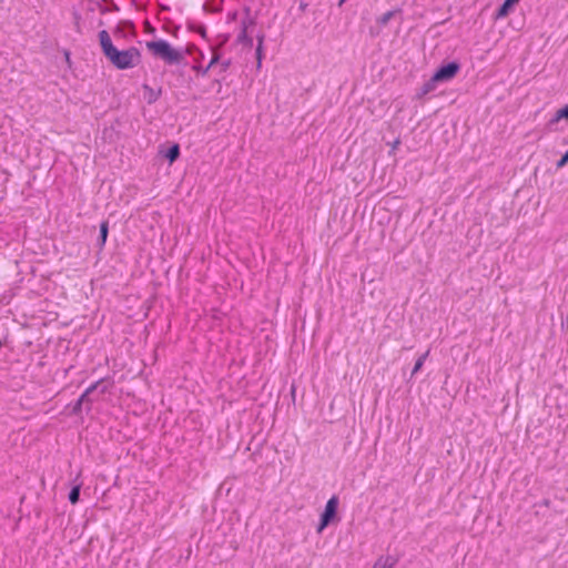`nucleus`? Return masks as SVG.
<instances>
[{"label": "nucleus", "mask_w": 568, "mask_h": 568, "mask_svg": "<svg viewBox=\"0 0 568 568\" xmlns=\"http://www.w3.org/2000/svg\"><path fill=\"white\" fill-rule=\"evenodd\" d=\"M99 41L105 58L120 70L131 69L140 64L141 53L135 47H130L125 50H118L111 40L106 30L99 32Z\"/></svg>", "instance_id": "nucleus-1"}, {"label": "nucleus", "mask_w": 568, "mask_h": 568, "mask_svg": "<svg viewBox=\"0 0 568 568\" xmlns=\"http://www.w3.org/2000/svg\"><path fill=\"white\" fill-rule=\"evenodd\" d=\"M146 49L154 58L161 59L169 65L180 64L185 58L183 51L173 48L165 40L149 41Z\"/></svg>", "instance_id": "nucleus-2"}, {"label": "nucleus", "mask_w": 568, "mask_h": 568, "mask_svg": "<svg viewBox=\"0 0 568 568\" xmlns=\"http://www.w3.org/2000/svg\"><path fill=\"white\" fill-rule=\"evenodd\" d=\"M108 385L104 384V381H98L97 383L92 384L90 387L85 389V392L80 396V398L74 404L72 412L74 414H79L81 412V407L84 403H91L92 400L89 398L90 394L94 390L99 389L101 394H104L108 392Z\"/></svg>", "instance_id": "nucleus-3"}, {"label": "nucleus", "mask_w": 568, "mask_h": 568, "mask_svg": "<svg viewBox=\"0 0 568 568\" xmlns=\"http://www.w3.org/2000/svg\"><path fill=\"white\" fill-rule=\"evenodd\" d=\"M338 507V498L333 496L326 503L325 509L321 516V521L317 527V532H322L328 526L331 520L335 517Z\"/></svg>", "instance_id": "nucleus-4"}, {"label": "nucleus", "mask_w": 568, "mask_h": 568, "mask_svg": "<svg viewBox=\"0 0 568 568\" xmlns=\"http://www.w3.org/2000/svg\"><path fill=\"white\" fill-rule=\"evenodd\" d=\"M459 69H460V65L457 62H449L445 65H442L434 73V80H438L439 82L449 81L457 74Z\"/></svg>", "instance_id": "nucleus-5"}, {"label": "nucleus", "mask_w": 568, "mask_h": 568, "mask_svg": "<svg viewBox=\"0 0 568 568\" xmlns=\"http://www.w3.org/2000/svg\"><path fill=\"white\" fill-rule=\"evenodd\" d=\"M255 24L254 18L250 16L248 10L246 11L245 18L241 22V31L237 36V42L246 45L253 44V39L248 37L247 30L250 27H253Z\"/></svg>", "instance_id": "nucleus-6"}, {"label": "nucleus", "mask_w": 568, "mask_h": 568, "mask_svg": "<svg viewBox=\"0 0 568 568\" xmlns=\"http://www.w3.org/2000/svg\"><path fill=\"white\" fill-rule=\"evenodd\" d=\"M398 562V558L387 555L381 556L374 564L373 568H394Z\"/></svg>", "instance_id": "nucleus-7"}, {"label": "nucleus", "mask_w": 568, "mask_h": 568, "mask_svg": "<svg viewBox=\"0 0 568 568\" xmlns=\"http://www.w3.org/2000/svg\"><path fill=\"white\" fill-rule=\"evenodd\" d=\"M561 119L568 120V104L564 108L559 109L554 118H551L548 122V126L551 128L555 123L559 122Z\"/></svg>", "instance_id": "nucleus-8"}, {"label": "nucleus", "mask_w": 568, "mask_h": 568, "mask_svg": "<svg viewBox=\"0 0 568 568\" xmlns=\"http://www.w3.org/2000/svg\"><path fill=\"white\" fill-rule=\"evenodd\" d=\"M518 2L519 0H505L499 7V18L506 17Z\"/></svg>", "instance_id": "nucleus-9"}, {"label": "nucleus", "mask_w": 568, "mask_h": 568, "mask_svg": "<svg viewBox=\"0 0 568 568\" xmlns=\"http://www.w3.org/2000/svg\"><path fill=\"white\" fill-rule=\"evenodd\" d=\"M109 233V223L108 221H104L100 224V235H99V246L102 248L106 242Z\"/></svg>", "instance_id": "nucleus-10"}, {"label": "nucleus", "mask_w": 568, "mask_h": 568, "mask_svg": "<svg viewBox=\"0 0 568 568\" xmlns=\"http://www.w3.org/2000/svg\"><path fill=\"white\" fill-rule=\"evenodd\" d=\"M264 38L265 37L263 33L257 36V47H256L257 68H261V64H262Z\"/></svg>", "instance_id": "nucleus-11"}, {"label": "nucleus", "mask_w": 568, "mask_h": 568, "mask_svg": "<svg viewBox=\"0 0 568 568\" xmlns=\"http://www.w3.org/2000/svg\"><path fill=\"white\" fill-rule=\"evenodd\" d=\"M439 82L438 80H434V75L423 84L420 88V95H426L429 92L435 90L436 83Z\"/></svg>", "instance_id": "nucleus-12"}, {"label": "nucleus", "mask_w": 568, "mask_h": 568, "mask_svg": "<svg viewBox=\"0 0 568 568\" xmlns=\"http://www.w3.org/2000/svg\"><path fill=\"white\" fill-rule=\"evenodd\" d=\"M428 355H429V349H427L424 354H422L417 358V361L415 362V365L413 367V371H412V376H414L415 374H417L422 369V367H423L425 361L427 359Z\"/></svg>", "instance_id": "nucleus-13"}, {"label": "nucleus", "mask_w": 568, "mask_h": 568, "mask_svg": "<svg viewBox=\"0 0 568 568\" xmlns=\"http://www.w3.org/2000/svg\"><path fill=\"white\" fill-rule=\"evenodd\" d=\"M180 155V148L178 144L172 145L166 154L165 158L170 161V163H173Z\"/></svg>", "instance_id": "nucleus-14"}, {"label": "nucleus", "mask_w": 568, "mask_h": 568, "mask_svg": "<svg viewBox=\"0 0 568 568\" xmlns=\"http://www.w3.org/2000/svg\"><path fill=\"white\" fill-rule=\"evenodd\" d=\"M81 484L75 485L69 493V500L72 505L77 504L80 499Z\"/></svg>", "instance_id": "nucleus-15"}, {"label": "nucleus", "mask_w": 568, "mask_h": 568, "mask_svg": "<svg viewBox=\"0 0 568 568\" xmlns=\"http://www.w3.org/2000/svg\"><path fill=\"white\" fill-rule=\"evenodd\" d=\"M395 14V11H387L385 12L384 14H382L378 19H377V22L381 24V26H386L390 19L394 17Z\"/></svg>", "instance_id": "nucleus-16"}, {"label": "nucleus", "mask_w": 568, "mask_h": 568, "mask_svg": "<svg viewBox=\"0 0 568 568\" xmlns=\"http://www.w3.org/2000/svg\"><path fill=\"white\" fill-rule=\"evenodd\" d=\"M219 62V54L217 53H214L210 63L207 64V67H205L202 71V75H205L207 73V71Z\"/></svg>", "instance_id": "nucleus-17"}, {"label": "nucleus", "mask_w": 568, "mask_h": 568, "mask_svg": "<svg viewBox=\"0 0 568 568\" xmlns=\"http://www.w3.org/2000/svg\"><path fill=\"white\" fill-rule=\"evenodd\" d=\"M568 164V150L565 152V154L560 158V160L557 161L556 168L561 169L565 165Z\"/></svg>", "instance_id": "nucleus-18"}, {"label": "nucleus", "mask_w": 568, "mask_h": 568, "mask_svg": "<svg viewBox=\"0 0 568 568\" xmlns=\"http://www.w3.org/2000/svg\"><path fill=\"white\" fill-rule=\"evenodd\" d=\"M144 89L150 91V97L148 98L149 103H152L158 100L160 93H154L149 85H144Z\"/></svg>", "instance_id": "nucleus-19"}, {"label": "nucleus", "mask_w": 568, "mask_h": 568, "mask_svg": "<svg viewBox=\"0 0 568 568\" xmlns=\"http://www.w3.org/2000/svg\"><path fill=\"white\" fill-rule=\"evenodd\" d=\"M230 64H231L230 60L222 61L221 62V71H223V72L226 71L229 69Z\"/></svg>", "instance_id": "nucleus-20"}, {"label": "nucleus", "mask_w": 568, "mask_h": 568, "mask_svg": "<svg viewBox=\"0 0 568 568\" xmlns=\"http://www.w3.org/2000/svg\"><path fill=\"white\" fill-rule=\"evenodd\" d=\"M399 144H400V140H399V139H396V140L390 144V146H392V151H390V153H392V152H394V151L398 148V145H399Z\"/></svg>", "instance_id": "nucleus-21"}, {"label": "nucleus", "mask_w": 568, "mask_h": 568, "mask_svg": "<svg viewBox=\"0 0 568 568\" xmlns=\"http://www.w3.org/2000/svg\"><path fill=\"white\" fill-rule=\"evenodd\" d=\"M193 69L202 74V71H203L204 68H201L199 65H194Z\"/></svg>", "instance_id": "nucleus-22"}, {"label": "nucleus", "mask_w": 568, "mask_h": 568, "mask_svg": "<svg viewBox=\"0 0 568 568\" xmlns=\"http://www.w3.org/2000/svg\"><path fill=\"white\" fill-rule=\"evenodd\" d=\"M347 0H339L338 6L342 7Z\"/></svg>", "instance_id": "nucleus-23"}]
</instances>
